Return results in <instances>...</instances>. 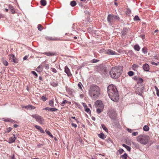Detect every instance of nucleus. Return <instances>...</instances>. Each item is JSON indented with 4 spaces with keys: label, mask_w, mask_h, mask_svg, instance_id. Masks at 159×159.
Masks as SVG:
<instances>
[{
    "label": "nucleus",
    "mask_w": 159,
    "mask_h": 159,
    "mask_svg": "<svg viewBox=\"0 0 159 159\" xmlns=\"http://www.w3.org/2000/svg\"><path fill=\"white\" fill-rule=\"evenodd\" d=\"M136 87L138 88L136 89V93L139 95H141L143 93V90L144 89V87H143L142 88H139L138 86L137 87V85H136Z\"/></svg>",
    "instance_id": "11"
},
{
    "label": "nucleus",
    "mask_w": 159,
    "mask_h": 159,
    "mask_svg": "<svg viewBox=\"0 0 159 159\" xmlns=\"http://www.w3.org/2000/svg\"><path fill=\"white\" fill-rule=\"evenodd\" d=\"M108 115L111 119L116 120V118L117 114L114 109L110 110L108 112Z\"/></svg>",
    "instance_id": "6"
},
{
    "label": "nucleus",
    "mask_w": 159,
    "mask_h": 159,
    "mask_svg": "<svg viewBox=\"0 0 159 159\" xmlns=\"http://www.w3.org/2000/svg\"><path fill=\"white\" fill-rule=\"evenodd\" d=\"M85 111H86L87 112L89 113L91 112L89 108H86L85 109Z\"/></svg>",
    "instance_id": "49"
},
{
    "label": "nucleus",
    "mask_w": 159,
    "mask_h": 159,
    "mask_svg": "<svg viewBox=\"0 0 159 159\" xmlns=\"http://www.w3.org/2000/svg\"><path fill=\"white\" fill-rule=\"evenodd\" d=\"M95 104L97 106V108H99L103 109L104 105L101 101L100 100H98L95 102Z\"/></svg>",
    "instance_id": "8"
},
{
    "label": "nucleus",
    "mask_w": 159,
    "mask_h": 159,
    "mask_svg": "<svg viewBox=\"0 0 159 159\" xmlns=\"http://www.w3.org/2000/svg\"><path fill=\"white\" fill-rule=\"evenodd\" d=\"M18 125L16 124H14L13 125L14 127L15 128L17 127H18Z\"/></svg>",
    "instance_id": "59"
},
{
    "label": "nucleus",
    "mask_w": 159,
    "mask_h": 159,
    "mask_svg": "<svg viewBox=\"0 0 159 159\" xmlns=\"http://www.w3.org/2000/svg\"><path fill=\"white\" fill-rule=\"evenodd\" d=\"M64 68V71L67 74V76L69 77H71L72 75L71 74L70 70L68 67L67 66H66Z\"/></svg>",
    "instance_id": "12"
},
{
    "label": "nucleus",
    "mask_w": 159,
    "mask_h": 159,
    "mask_svg": "<svg viewBox=\"0 0 159 159\" xmlns=\"http://www.w3.org/2000/svg\"><path fill=\"white\" fill-rule=\"evenodd\" d=\"M82 85V84L81 83H79L78 84V86L79 88L81 90H82V89L81 87V86Z\"/></svg>",
    "instance_id": "43"
},
{
    "label": "nucleus",
    "mask_w": 159,
    "mask_h": 159,
    "mask_svg": "<svg viewBox=\"0 0 159 159\" xmlns=\"http://www.w3.org/2000/svg\"><path fill=\"white\" fill-rule=\"evenodd\" d=\"M142 51L144 53H146L147 52V49L146 48H143L142 49Z\"/></svg>",
    "instance_id": "41"
},
{
    "label": "nucleus",
    "mask_w": 159,
    "mask_h": 159,
    "mask_svg": "<svg viewBox=\"0 0 159 159\" xmlns=\"http://www.w3.org/2000/svg\"><path fill=\"white\" fill-rule=\"evenodd\" d=\"M72 125L73 126H74L75 128L77 127V125L76 124L73 123H72Z\"/></svg>",
    "instance_id": "55"
},
{
    "label": "nucleus",
    "mask_w": 159,
    "mask_h": 159,
    "mask_svg": "<svg viewBox=\"0 0 159 159\" xmlns=\"http://www.w3.org/2000/svg\"><path fill=\"white\" fill-rule=\"evenodd\" d=\"M51 85L53 86V87H56L58 85V83L57 82H52L51 83Z\"/></svg>",
    "instance_id": "36"
},
{
    "label": "nucleus",
    "mask_w": 159,
    "mask_h": 159,
    "mask_svg": "<svg viewBox=\"0 0 159 159\" xmlns=\"http://www.w3.org/2000/svg\"><path fill=\"white\" fill-rule=\"evenodd\" d=\"M89 95L93 99H97L100 94V88L95 84L90 86L89 91Z\"/></svg>",
    "instance_id": "1"
},
{
    "label": "nucleus",
    "mask_w": 159,
    "mask_h": 159,
    "mask_svg": "<svg viewBox=\"0 0 159 159\" xmlns=\"http://www.w3.org/2000/svg\"><path fill=\"white\" fill-rule=\"evenodd\" d=\"M143 68L144 71H148L149 70V66L147 64H145L143 66Z\"/></svg>",
    "instance_id": "13"
},
{
    "label": "nucleus",
    "mask_w": 159,
    "mask_h": 159,
    "mask_svg": "<svg viewBox=\"0 0 159 159\" xmlns=\"http://www.w3.org/2000/svg\"><path fill=\"white\" fill-rule=\"evenodd\" d=\"M2 61L5 66H7L8 65V62L4 58H2Z\"/></svg>",
    "instance_id": "21"
},
{
    "label": "nucleus",
    "mask_w": 159,
    "mask_h": 159,
    "mask_svg": "<svg viewBox=\"0 0 159 159\" xmlns=\"http://www.w3.org/2000/svg\"><path fill=\"white\" fill-rule=\"evenodd\" d=\"M102 126L103 129L106 132H107L108 130L107 128L106 127V126L104 124L102 125Z\"/></svg>",
    "instance_id": "30"
},
{
    "label": "nucleus",
    "mask_w": 159,
    "mask_h": 159,
    "mask_svg": "<svg viewBox=\"0 0 159 159\" xmlns=\"http://www.w3.org/2000/svg\"><path fill=\"white\" fill-rule=\"evenodd\" d=\"M127 130L130 133H131L132 131V129L129 128L127 129Z\"/></svg>",
    "instance_id": "54"
},
{
    "label": "nucleus",
    "mask_w": 159,
    "mask_h": 159,
    "mask_svg": "<svg viewBox=\"0 0 159 159\" xmlns=\"http://www.w3.org/2000/svg\"><path fill=\"white\" fill-rule=\"evenodd\" d=\"M107 21L110 25H112L115 22L116 20H119L120 18L117 16L108 15L107 16Z\"/></svg>",
    "instance_id": "5"
},
{
    "label": "nucleus",
    "mask_w": 159,
    "mask_h": 159,
    "mask_svg": "<svg viewBox=\"0 0 159 159\" xmlns=\"http://www.w3.org/2000/svg\"><path fill=\"white\" fill-rule=\"evenodd\" d=\"M134 49L137 51H139L140 49V47L138 44H136L134 46Z\"/></svg>",
    "instance_id": "23"
},
{
    "label": "nucleus",
    "mask_w": 159,
    "mask_h": 159,
    "mask_svg": "<svg viewBox=\"0 0 159 159\" xmlns=\"http://www.w3.org/2000/svg\"><path fill=\"white\" fill-rule=\"evenodd\" d=\"M49 65L48 64H46L45 65V68L47 69H49Z\"/></svg>",
    "instance_id": "53"
},
{
    "label": "nucleus",
    "mask_w": 159,
    "mask_h": 159,
    "mask_svg": "<svg viewBox=\"0 0 159 159\" xmlns=\"http://www.w3.org/2000/svg\"><path fill=\"white\" fill-rule=\"evenodd\" d=\"M103 111V109H101L99 108H97V112L99 114L102 111Z\"/></svg>",
    "instance_id": "35"
},
{
    "label": "nucleus",
    "mask_w": 159,
    "mask_h": 159,
    "mask_svg": "<svg viewBox=\"0 0 159 159\" xmlns=\"http://www.w3.org/2000/svg\"><path fill=\"white\" fill-rule=\"evenodd\" d=\"M28 57L27 56H25V57H24L23 58V59L24 60H26L27 59V58H28Z\"/></svg>",
    "instance_id": "58"
},
{
    "label": "nucleus",
    "mask_w": 159,
    "mask_h": 159,
    "mask_svg": "<svg viewBox=\"0 0 159 159\" xmlns=\"http://www.w3.org/2000/svg\"><path fill=\"white\" fill-rule=\"evenodd\" d=\"M41 4L43 6H45L46 5L47 2L45 0H41L40 1Z\"/></svg>",
    "instance_id": "25"
},
{
    "label": "nucleus",
    "mask_w": 159,
    "mask_h": 159,
    "mask_svg": "<svg viewBox=\"0 0 159 159\" xmlns=\"http://www.w3.org/2000/svg\"><path fill=\"white\" fill-rule=\"evenodd\" d=\"M151 63L153 65L155 66H157L158 64H159V62H158L157 63H155L154 62H151Z\"/></svg>",
    "instance_id": "48"
},
{
    "label": "nucleus",
    "mask_w": 159,
    "mask_h": 159,
    "mask_svg": "<svg viewBox=\"0 0 159 159\" xmlns=\"http://www.w3.org/2000/svg\"><path fill=\"white\" fill-rule=\"evenodd\" d=\"M154 88L156 91L157 95L158 97L159 96V90L156 86H155Z\"/></svg>",
    "instance_id": "33"
},
{
    "label": "nucleus",
    "mask_w": 159,
    "mask_h": 159,
    "mask_svg": "<svg viewBox=\"0 0 159 159\" xmlns=\"http://www.w3.org/2000/svg\"><path fill=\"white\" fill-rule=\"evenodd\" d=\"M13 137H11L9 138L8 140V142L10 143H12L14 142L15 140L16 139V138H15V135L14 134H13Z\"/></svg>",
    "instance_id": "17"
},
{
    "label": "nucleus",
    "mask_w": 159,
    "mask_h": 159,
    "mask_svg": "<svg viewBox=\"0 0 159 159\" xmlns=\"http://www.w3.org/2000/svg\"><path fill=\"white\" fill-rule=\"evenodd\" d=\"M68 101L67 100H65L64 101L62 102L61 103V105L62 106H64V104L68 102Z\"/></svg>",
    "instance_id": "46"
},
{
    "label": "nucleus",
    "mask_w": 159,
    "mask_h": 159,
    "mask_svg": "<svg viewBox=\"0 0 159 159\" xmlns=\"http://www.w3.org/2000/svg\"><path fill=\"white\" fill-rule=\"evenodd\" d=\"M8 8L10 10V12L12 14H14L15 13V8L11 5H9L8 6Z\"/></svg>",
    "instance_id": "16"
},
{
    "label": "nucleus",
    "mask_w": 159,
    "mask_h": 159,
    "mask_svg": "<svg viewBox=\"0 0 159 159\" xmlns=\"http://www.w3.org/2000/svg\"><path fill=\"white\" fill-rule=\"evenodd\" d=\"M44 54L48 56H53L54 55V54L53 53L50 52H45L44 53Z\"/></svg>",
    "instance_id": "31"
},
{
    "label": "nucleus",
    "mask_w": 159,
    "mask_h": 159,
    "mask_svg": "<svg viewBox=\"0 0 159 159\" xmlns=\"http://www.w3.org/2000/svg\"><path fill=\"white\" fill-rule=\"evenodd\" d=\"M31 73L32 74H33V75L36 76L37 77L38 76V75L34 71H32Z\"/></svg>",
    "instance_id": "51"
},
{
    "label": "nucleus",
    "mask_w": 159,
    "mask_h": 159,
    "mask_svg": "<svg viewBox=\"0 0 159 159\" xmlns=\"http://www.w3.org/2000/svg\"><path fill=\"white\" fill-rule=\"evenodd\" d=\"M128 74L129 76H131L134 75V73L133 71H130L128 72Z\"/></svg>",
    "instance_id": "37"
},
{
    "label": "nucleus",
    "mask_w": 159,
    "mask_h": 159,
    "mask_svg": "<svg viewBox=\"0 0 159 159\" xmlns=\"http://www.w3.org/2000/svg\"><path fill=\"white\" fill-rule=\"evenodd\" d=\"M9 61L13 62L14 63H18V60L15 57V55L13 54L9 55Z\"/></svg>",
    "instance_id": "9"
},
{
    "label": "nucleus",
    "mask_w": 159,
    "mask_h": 159,
    "mask_svg": "<svg viewBox=\"0 0 159 159\" xmlns=\"http://www.w3.org/2000/svg\"><path fill=\"white\" fill-rule=\"evenodd\" d=\"M110 90L109 92V96L110 98L114 102H117L119 99V96L118 91L116 92H114L113 93H112V89H110Z\"/></svg>",
    "instance_id": "4"
},
{
    "label": "nucleus",
    "mask_w": 159,
    "mask_h": 159,
    "mask_svg": "<svg viewBox=\"0 0 159 159\" xmlns=\"http://www.w3.org/2000/svg\"><path fill=\"white\" fill-rule=\"evenodd\" d=\"M49 136H50L52 138H53V135H52V134H51L49 135Z\"/></svg>",
    "instance_id": "63"
},
{
    "label": "nucleus",
    "mask_w": 159,
    "mask_h": 159,
    "mask_svg": "<svg viewBox=\"0 0 159 159\" xmlns=\"http://www.w3.org/2000/svg\"><path fill=\"white\" fill-rule=\"evenodd\" d=\"M137 139L138 141L141 143L145 145L148 143L149 137L146 134L140 135L137 137Z\"/></svg>",
    "instance_id": "3"
},
{
    "label": "nucleus",
    "mask_w": 159,
    "mask_h": 159,
    "mask_svg": "<svg viewBox=\"0 0 159 159\" xmlns=\"http://www.w3.org/2000/svg\"><path fill=\"white\" fill-rule=\"evenodd\" d=\"M71 118H72V119H75V120H76L77 122H78L77 120L75 119V116H72V117H71Z\"/></svg>",
    "instance_id": "60"
},
{
    "label": "nucleus",
    "mask_w": 159,
    "mask_h": 159,
    "mask_svg": "<svg viewBox=\"0 0 159 159\" xmlns=\"http://www.w3.org/2000/svg\"><path fill=\"white\" fill-rule=\"evenodd\" d=\"M122 146L124 147L126 149H130V148L128 146L126 145L125 144H122Z\"/></svg>",
    "instance_id": "39"
},
{
    "label": "nucleus",
    "mask_w": 159,
    "mask_h": 159,
    "mask_svg": "<svg viewBox=\"0 0 159 159\" xmlns=\"http://www.w3.org/2000/svg\"><path fill=\"white\" fill-rule=\"evenodd\" d=\"M70 5L72 7H74L76 5V2L75 1H73L70 2Z\"/></svg>",
    "instance_id": "28"
},
{
    "label": "nucleus",
    "mask_w": 159,
    "mask_h": 159,
    "mask_svg": "<svg viewBox=\"0 0 159 159\" xmlns=\"http://www.w3.org/2000/svg\"><path fill=\"white\" fill-rule=\"evenodd\" d=\"M49 105L52 107H54V102L52 100H51L49 102Z\"/></svg>",
    "instance_id": "29"
},
{
    "label": "nucleus",
    "mask_w": 159,
    "mask_h": 159,
    "mask_svg": "<svg viewBox=\"0 0 159 159\" xmlns=\"http://www.w3.org/2000/svg\"><path fill=\"white\" fill-rule=\"evenodd\" d=\"M114 4H115V5H116V6H117V3L116 2H115Z\"/></svg>",
    "instance_id": "64"
},
{
    "label": "nucleus",
    "mask_w": 159,
    "mask_h": 159,
    "mask_svg": "<svg viewBox=\"0 0 159 159\" xmlns=\"http://www.w3.org/2000/svg\"><path fill=\"white\" fill-rule=\"evenodd\" d=\"M99 61V60H97V59H93V60L92 61V63H95L97 62H98Z\"/></svg>",
    "instance_id": "45"
},
{
    "label": "nucleus",
    "mask_w": 159,
    "mask_h": 159,
    "mask_svg": "<svg viewBox=\"0 0 159 159\" xmlns=\"http://www.w3.org/2000/svg\"><path fill=\"white\" fill-rule=\"evenodd\" d=\"M112 89V90H113L111 92L112 93H113L114 92H116L117 91V90L116 87L113 85L111 84L108 86L107 88V93L108 94H109V90H110V89Z\"/></svg>",
    "instance_id": "10"
},
{
    "label": "nucleus",
    "mask_w": 159,
    "mask_h": 159,
    "mask_svg": "<svg viewBox=\"0 0 159 159\" xmlns=\"http://www.w3.org/2000/svg\"><path fill=\"white\" fill-rule=\"evenodd\" d=\"M127 157V155L126 153H125L124 155L121 156V157L124 159H126Z\"/></svg>",
    "instance_id": "40"
},
{
    "label": "nucleus",
    "mask_w": 159,
    "mask_h": 159,
    "mask_svg": "<svg viewBox=\"0 0 159 159\" xmlns=\"http://www.w3.org/2000/svg\"><path fill=\"white\" fill-rule=\"evenodd\" d=\"M105 53L108 55H115L116 54V52L111 49H108L105 51Z\"/></svg>",
    "instance_id": "14"
},
{
    "label": "nucleus",
    "mask_w": 159,
    "mask_h": 159,
    "mask_svg": "<svg viewBox=\"0 0 159 159\" xmlns=\"http://www.w3.org/2000/svg\"><path fill=\"white\" fill-rule=\"evenodd\" d=\"M9 120H10V121H9L10 122H11L13 123H14L15 122V121L12 119H9Z\"/></svg>",
    "instance_id": "57"
},
{
    "label": "nucleus",
    "mask_w": 159,
    "mask_h": 159,
    "mask_svg": "<svg viewBox=\"0 0 159 159\" xmlns=\"http://www.w3.org/2000/svg\"><path fill=\"white\" fill-rule=\"evenodd\" d=\"M12 129V128L11 127H9L7 129V131H6V133H8Z\"/></svg>",
    "instance_id": "42"
},
{
    "label": "nucleus",
    "mask_w": 159,
    "mask_h": 159,
    "mask_svg": "<svg viewBox=\"0 0 159 159\" xmlns=\"http://www.w3.org/2000/svg\"><path fill=\"white\" fill-rule=\"evenodd\" d=\"M139 67V66L136 64H133L132 66L133 69L134 70H135L136 69L138 68Z\"/></svg>",
    "instance_id": "27"
},
{
    "label": "nucleus",
    "mask_w": 159,
    "mask_h": 159,
    "mask_svg": "<svg viewBox=\"0 0 159 159\" xmlns=\"http://www.w3.org/2000/svg\"><path fill=\"white\" fill-rule=\"evenodd\" d=\"M35 128L39 130L40 132L42 133H44V131L43 130V129L40 127L39 126L37 125H35L34 126Z\"/></svg>",
    "instance_id": "18"
},
{
    "label": "nucleus",
    "mask_w": 159,
    "mask_h": 159,
    "mask_svg": "<svg viewBox=\"0 0 159 159\" xmlns=\"http://www.w3.org/2000/svg\"><path fill=\"white\" fill-rule=\"evenodd\" d=\"M38 29L39 30L41 31L43 29V27L41 25L39 24L38 25Z\"/></svg>",
    "instance_id": "34"
},
{
    "label": "nucleus",
    "mask_w": 159,
    "mask_h": 159,
    "mask_svg": "<svg viewBox=\"0 0 159 159\" xmlns=\"http://www.w3.org/2000/svg\"><path fill=\"white\" fill-rule=\"evenodd\" d=\"M25 108L27 109H34L36 108V107H35L32 106L31 105H28L27 106H25Z\"/></svg>",
    "instance_id": "19"
},
{
    "label": "nucleus",
    "mask_w": 159,
    "mask_h": 159,
    "mask_svg": "<svg viewBox=\"0 0 159 159\" xmlns=\"http://www.w3.org/2000/svg\"><path fill=\"white\" fill-rule=\"evenodd\" d=\"M138 134V133L137 132H134L132 133V135L133 136H135L137 135Z\"/></svg>",
    "instance_id": "50"
},
{
    "label": "nucleus",
    "mask_w": 159,
    "mask_h": 159,
    "mask_svg": "<svg viewBox=\"0 0 159 159\" xmlns=\"http://www.w3.org/2000/svg\"><path fill=\"white\" fill-rule=\"evenodd\" d=\"M149 128L148 126L145 125H144L143 127V129L144 131H148L149 130Z\"/></svg>",
    "instance_id": "24"
},
{
    "label": "nucleus",
    "mask_w": 159,
    "mask_h": 159,
    "mask_svg": "<svg viewBox=\"0 0 159 159\" xmlns=\"http://www.w3.org/2000/svg\"><path fill=\"white\" fill-rule=\"evenodd\" d=\"M98 136L100 138L103 139L105 138V135L102 133H101L98 134Z\"/></svg>",
    "instance_id": "26"
},
{
    "label": "nucleus",
    "mask_w": 159,
    "mask_h": 159,
    "mask_svg": "<svg viewBox=\"0 0 159 159\" xmlns=\"http://www.w3.org/2000/svg\"><path fill=\"white\" fill-rule=\"evenodd\" d=\"M143 80L141 78H139L137 80V84H141L143 82Z\"/></svg>",
    "instance_id": "32"
},
{
    "label": "nucleus",
    "mask_w": 159,
    "mask_h": 159,
    "mask_svg": "<svg viewBox=\"0 0 159 159\" xmlns=\"http://www.w3.org/2000/svg\"><path fill=\"white\" fill-rule=\"evenodd\" d=\"M130 12H131V11L129 10H127V13H128V14H129L130 13Z\"/></svg>",
    "instance_id": "61"
},
{
    "label": "nucleus",
    "mask_w": 159,
    "mask_h": 159,
    "mask_svg": "<svg viewBox=\"0 0 159 159\" xmlns=\"http://www.w3.org/2000/svg\"><path fill=\"white\" fill-rule=\"evenodd\" d=\"M127 32V29L126 28H124L121 32L122 35H125L126 34Z\"/></svg>",
    "instance_id": "22"
},
{
    "label": "nucleus",
    "mask_w": 159,
    "mask_h": 159,
    "mask_svg": "<svg viewBox=\"0 0 159 159\" xmlns=\"http://www.w3.org/2000/svg\"><path fill=\"white\" fill-rule=\"evenodd\" d=\"M134 20H140V19L137 16H136L134 18Z\"/></svg>",
    "instance_id": "47"
},
{
    "label": "nucleus",
    "mask_w": 159,
    "mask_h": 159,
    "mask_svg": "<svg viewBox=\"0 0 159 159\" xmlns=\"http://www.w3.org/2000/svg\"><path fill=\"white\" fill-rule=\"evenodd\" d=\"M45 132H46V133L49 136L51 134V133H50V132L48 130H45Z\"/></svg>",
    "instance_id": "52"
},
{
    "label": "nucleus",
    "mask_w": 159,
    "mask_h": 159,
    "mask_svg": "<svg viewBox=\"0 0 159 159\" xmlns=\"http://www.w3.org/2000/svg\"><path fill=\"white\" fill-rule=\"evenodd\" d=\"M122 71V67L116 66L112 68L110 72V75L111 78L116 79L120 76Z\"/></svg>",
    "instance_id": "2"
},
{
    "label": "nucleus",
    "mask_w": 159,
    "mask_h": 159,
    "mask_svg": "<svg viewBox=\"0 0 159 159\" xmlns=\"http://www.w3.org/2000/svg\"><path fill=\"white\" fill-rule=\"evenodd\" d=\"M123 151L124 150H119L120 154H121L123 152Z\"/></svg>",
    "instance_id": "56"
},
{
    "label": "nucleus",
    "mask_w": 159,
    "mask_h": 159,
    "mask_svg": "<svg viewBox=\"0 0 159 159\" xmlns=\"http://www.w3.org/2000/svg\"><path fill=\"white\" fill-rule=\"evenodd\" d=\"M31 116L33 118L35 119L36 121L38 122L40 124H42L43 123L44 120L41 116L37 114L33 115Z\"/></svg>",
    "instance_id": "7"
},
{
    "label": "nucleus",
    "mask_w": 159,
    "mask_h": 159,
    "mask_svg": "<svg viewBox=\"0 0 159 159\" xmlns=\"http://www.w3.org/2000/svg\"><path fill=\"white\" fill-rule=\"evenodd\" d=\"M5 121H10V120H9V119H7Z\"/></svg>",
    "instance_id": "62"
},
{
    "label": "nucleus",
    "mask_w": 159,
    "mask_h": 159,
    "mask_svg": "<svg viewBox=\"0 0 159 159\" xmlns=\"http://www.w3.org/2000/svg\"><path fill=\"white\" fill-rule=\"evenodd\" d=\"M41 99L43 101H45L47 99V98H46L44 96H43L41 97Z\"/></svg>",
    "instance_id": "38"
},
{
    "label": "nucleus",
    "mask_w": 159,
    "mask_h": 159,
    "mask_svg": "<svg viewBox=\"0 0 159 159\" xmlns=\"http://www.w3.org/2000/svg\"><path fill=\"white\" fill-rule=\"evenodd\" d=\"M47 39L49 40H60V39L59 38H52V37H47L46 38Z\"/></svg>",
    "instance_id": "20"
},
{
    "label": "nucleus",
    "mask_w": 159,
    "mask_h": 159,
    "mask_svg": "<svg viewBox=\"0 0 159 159\" xmlns=\"http://www.w3.org/2000/svg\"><path fill=\"white\" fill-rule=\"evenodd\" d=\"M43 110H48L51 111H54L57 110V109L55 107H46L44 108Z\"/></svg>",
    "instance_id": "15"
},
{
    "label": "nucleus",
    "mask_w": 159,
    "mask_h": 159,
    "mask_svg": "<svg viewBox=\"0 0 159 159\" xmlns=\"http://www.w3.org/2000/svg\"><path fill=\"white\" fill-rule=\"evenodd\" d=\"M51 69L52 70V71L54 73H56L57 72V70L54 68H51Z\"/></svg>",
    "instance_id": "44"
}]
</instances>
